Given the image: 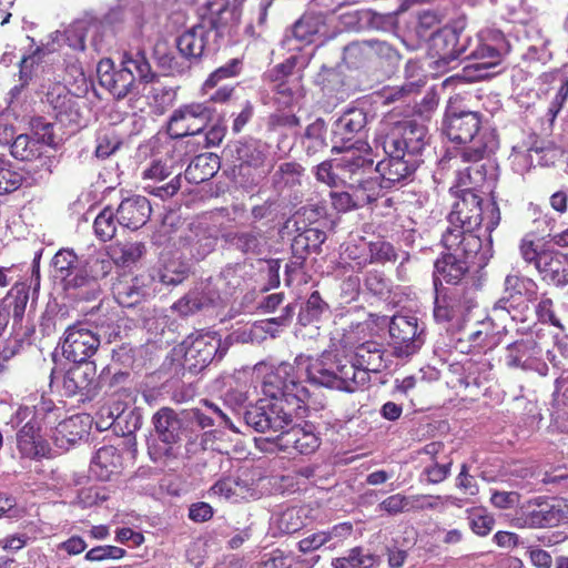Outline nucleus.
I'll list each match as a JSON object with an SVG mask.
<instances>
[{
  "mask_svg": "<svg viewBox=\"0 0 568 568\" xmlns=\"http://www.w3.org/2000/svg\"><path fill=\"white\" fill-rule=\"evenodd\" d=\"M297 362L305 365L311 384L348 393L368 384L371 373H381L392 364L383 346L374 341L358 345L352 359L324 352L313 361L300 357Z\"/></svg>",
  "mask_w": 568,
  "mask_h": 568,
  "instance_id": "obj_1",
  "label": "nucleus"
},
{
  "mask_svg": "<svg viewBox=\"0 0 568 568\" xmlns=\"http://www.w3.org/2000/svg\"><path fill=\"white\" fill-rule=\"evenodd\" d=\"M445 132L452 142L463 144L462 161H483L498 148L496 134L481 126L478 112L463 111L446 116Z\"/></svg>",
  "mask_w": 568,
  "mask_h": 568,
  "instance_id": "obj_2",
  "label": "nucleus"
},
{
  "mask_svg": "<svg viewBox=\"0 0 568 568\" xmlns=\"http://www.w3.org/2000/svg\"><path fill=\"white\" fill-rule=\"evenodd\" d=\"M442 243L447 252L435 262L434 284L437 286V282H446L457 285L469 270V258L480 251L481 240L476 234L447 227Z\"/></svg>",
  "mask_w": 568,
  "mask_h": 568,
  "instance_id": "obj_3",
  "label": "nucleus"
},
{
  "mask_svg": "<svg viewBox=\"0 0 568 568\" xmlns=\"http://www.w3.org/2000/svg\"><path fill=\"white\" fill-rule=\"evenodd\" d=\"M303 357L308 361L314 358L300 355L294 363H281L267 373L262 382V392L267 400H282L286 408H291L296 416H303L306 409V403L310 398L308 389L300 382L297 369L306 372L305 365L297 362Z\"/></svg>",
  "mask_w": 568,
  "mask_h": 568,
  "instance_id": "obj_4",
  "label": "nucleus"
},
{
  "mask_svg": "<svg viewBox=\"0 0 568 568\" xmlns=\"http://www.w3.org/2000/svg\"><path fill=\"white\" fill-rule=\"evenodd\" d=\"M538 285L527 276L508 274L504 295L493 305L490 316L507 327V321L528 323L532 318L529 304L537 300Z\"/></svg>",
  "mask_w": 568,
  "mask_h": 568,
  "instance_id": "obj_5",
  "label": "nucleus"
},
{
  "mask_svg": "<svg viewBox=\"0 0 568 568\" xmlns=\"http://www.w3.org/2000/svg\"><path fill=\"white\" fill-rule=\"evenodd\" d=\"M97 73L100 84L115 99H123L136 88V79L148 82L153 77L144 53H124L121 68L115 69L110 59L99 62Z\"/></svg>",
  "mask_w": 568,
  "mask_h": 568,
  "instance_id": "obj_6",
  "label": "nucleus"
},
{
  "mask_svg": "<svg viewBox=\"0 0 568 568\" xmlns=\"http://www.w3.org/2000/svg\"><path fill=\"white\" fill-rule=\"evenodd\" d=\"M509 50L510 45L501 31L494 29L481 31L477 36L475 48L467 55L475 62L464 68V78L473 82L499 74L500 64Z\"/></svg>",
  "mask_w": 568,
  "mask_h": 568,
  "instance_id": "obj_7",
  "label": "nucleus"
},
{
  "mask_svg": "<svg viewBox=\"0 0 568 568\" xmlns=\"http://www.w3.org/2000/svg\"><path fill=\"white\" fill-rule=\"evenodd\" d=\"M499 220V209L495 203H489L484 210L480 196L471 189H463L448 215L447 227L474 234V230L484 223L485 231L490 233L498 225Z\"/></svg>",
  "mask_w": 568,
  "mask_h": 568,
  "instance_id": "obj_8",
  "label": "nucleus"
},
{
  "mask_svg": "<svg viewBox=\"0 0 568 568\" xmlns=\"http://www.w3.org/2000/svg\"><path fill=\"white\" fill-rule=\"evenodd\" d=\"M427 129L414 120H404L394 124L383 123L375 138L376 148L384 153H404L406 156L419 158L427 143Z\"/></svg>",
  "mask_w": 568,
  "mask_h": 568,
  "instance_id": "obj_9",
  "label": "nucleus"
},
{
  "mask_svg": "<svg viewBox=\"0 0 568 568\" xmlns=\"http://www.w3.org/2000/svg\"><path fill=\"white\" fill-rule=\"evenodd\" d=\"M470 37L464 33V23L456 22L434 32L430 37L429 51L434 68L446 71L470 45Z\"/></svg>",
  "mask_w": 568,
  "mask_h": 568,
  "instance_id": "obj_10",
  "label": "nucleus"
},
{
  "mask_svg": "<svg viewBox=\"0 0 568 568\" xmlns=\"http://www.w3.org/2000/svg\"><path fill=\"white\" fill-rule=\"evenodd\" d=\"M182 346L184 367L192 373H199L213 361H221L226 354L230 343L223 342L216 333L206 332L187 336Z\"/></svg>",
  "mask_w": 568,
  "mask_h": 568,
  "instance_id": "obj_11",
  "label": "nucleus"
},
{
  "mask_svg": "<svg viewBox=\"0 0 568 568\" xmlns=\"http://www.w3.org/2000/svg\"><path fill=\"white\" fill-rule=\"evenodd\" d=\"M211 17L201 23L185 30L176 39V47L182 57L189 60L201 58L206 49H210V38L217 34L220 28L214 14H223L229 11L226 3H210Z\"/></svg>",
  "mask_w": 568,
  "mask_h": 568,
  "instance_id": "obj_12",
  "label": "nucleus"
},
{
  "mask_svg": "<svg viewBox=\"0 0 568 568\" xmlns=\"http://www.w3.org/2000/svg\"><path fill=\"white\" fill-rule=\"evenodd\" d=\"M293 413L286 408L282 400L272 402L260 399L255 405L244 412L245 424L258 433L282 432L292 423Z\"/></svg>",
  "mask_w": 568,
  "mask_h": 568,
  "instance_id": "obj_13",
  "label": "nucleus"
},
{
  "mask_svg": "<svg viewBox=\"0 0 568 568\" xmlns=\"http://www.w3.org/2000/svg\"><path fill=\"white\" fill-rule=\"evenodd\" d=\"M388 331L393 355L396 357H410L424 344V328L414 315H394Z\"/></svg>",
  "mask_w": 568,
  "mask_h": 568,
  "instance_id": "obj_14",
  "label": "nucleus"
},
{
  "mask_svg": "<svg viewBox=\"0 0 568 568\" xmlns=\"http://www.w3.org/2000/svg\"><path fill=\"white\" fill-rule=\"evenodd\" d=\"M214 110L207 103L183 104L171 114L168 133L173 139L201 133L213 118Z\"/></svg>",
  "mask_w": 568,
  "mask_h": 568,
  "instance_id": "obj_15",
  "label": "nucleus"
},
{
  "mask_svg": "<svg viewBox=\"0 0 568 568\" xmlns=\"http://www.w3.org/2000/svg\"><path fill=\"white\" fill-rule=\"evenodd\" d=\"M366 123L367 116L362 109L345 111L333 124L332 151L339 152L349 148H356L361 152L371 151L368 143L359 138Z\"/></svg>",
  "mask_w": 568,
  "mask_h": 568,
  "instance_id": "obj_16",
  "label": "nucleus"
},
{
  "mask_svg": "<svg viewBox=\"0 0 568 568\" xmlns=\"http://www.w3.org/2000/svg\"><path fill=\"white\" fill-rule=\"evenodd\" d=\"M158 438L163 444L150 450L153 460H160L163 457H175L174 445L181 438L182 420L178 413L172 408L163 407L159 409L152 417Z\"/></svg>",
  "mask_w": 568,
  "mask_h": 568,
  "instance_id": "obj_17",
  "label": "nucleus"
},
{
  "mask_svg": "<svg viewBox=\"0 0 568 568\" xmlns=\"http://www.w3.org/2000/svg\"><path fill=\"white\" fill-rule=\"evenodd\" d=\"M99 346L100 337L88 323H77L64 332L62 353L69 361L85 364Z\"/></svg>",
  "mask_w": 568,
  "mask_h": 568,
  "instance_id": "obj_18",
  "label": "nucleus"
},
{
  "mask_svg": "<svg viewBox=\"0 0 568 568\" xmlns=\"http://www.w3.org/2000/svg\"><path fill=\"white\" fill-rule=\"evenodd\" d=\"M219 230L215 225L204 222L192 223L181 239V247L185 255L201 261L215 250Z\"/></svg>",
  "mask_w": 568,
  "mask_h": 568,
  "instance_id": "obj_19",
  "label": "nucleus"
},
{
  "mask_svg": "<svg viewBox=\"0 0 568 568\" xmlns=\"http://www.w3.org/2000/svg\"><path fill=\"white\" fill-rule=\"evenodd\" d=\"M174 173L172 160H158L144 170L143 179L150 181L144 185V190L161 200L172 197L181 189V174L174 175L170 182H162Z\"/></svg>",
  "mask_w": 568,
  "mask_h": 568,
  "instance_id": "obj_20",
  "label": "nucleus"
},
{
  "mask_svg": "<svg viewBox=\"0 0 568 568\" xmlns=\"http://www.w3.org/2000/svg\"><path fill=\"white\" fill-rule=\"evenodd\" d=\"M541 351L534 339H521L508 345L505 363L510 368L532 371L540 376L548 374V365L539 358Z\"/></svg>",
  "mask_w": 568,
  "mask_h": 568,
  "instance_id": "obj_21",
  "label": "nucleus"
},
{
  "mask_svg": "<svg viewBox=\"0 0 568 568\" xmlns=\"http://www.w3.org/2000/svg\"><path fill=\"white\" fill-rule=\"evenodd\" d=\"M386 158L376 164L375 171L379 174L385 187H390L409 178L420 163L419 158L406 156L404 153H385Z\"/></svg>",
  "mask_w": 568,
  "mask_h": 568,
  "instance_id": "obj_22",
  "label": "nucleus"
},
{
  "mask_svg": "<svg viewBox=\"0 0 568 568\" xmlns=\"http://www.w3.org/2000/svg\"><path fill=\"white\" fill-rule=\"evenodd\" d=\"M277 446L288 454L298 453L308 455L320 447V438L314 433L313 426L296 425L287 430H282L277 436Z\"/></svg>",
  "mask_w": 568,
  "mask_h": 568,
  "instance_id": "obj_23",
  "label": "nucleus"
},
{
  "mask_svg": "<svg viewBox=\"0 0 568 568\" xmlns=\"http://www.w3.org/2000/svg\"><path fill=\"white\" fill-rule=\"evenodd\" d=\"M475 301L464 298L458 290L442 294L437 291L435 298L434 317L437 322H450L464 317L465 313L475 306Z\"/></svg>",
  "mask_w": 568,
  "mask_h": 568,
  "instance_id": "obj_24",
  "label": "nucleus"
},
{
  "mask_svg": "<svg viewBox=\"0 0 568 568\" xmlns=\"http://www.w3.org/2000/svg\"><path fill=\"white\" fill-rule=\"evenodd\" d=\"M151 212L146 197L133 195L121 201L116 209V222L123 227L138 230L148 222Z\"/></svg>",
  "mask_w": 568,
  "mask_h": 568,
  "instance_id": "obj_25",
  "label": "nucleus"
},
{
  "mask_svg": "<svg viewBox=\"0 0 568 568\" xmlns=\"http://www.w3.org/2000/svg\"><path fill=\"white\" fill-rule=\"evenodd\" d=\"M343 156L337 159L336 170H339L342 183L347 184L348 181L364 178L367 172L372 171L374 160L368 158L369 151H358L356 148L343 149Z\"/></svg>",
  "mask_w": 568,
  "mask_h": 568,
  "instance_id": "obj_26",
  "label": "nucleus"
},
{
  "mask_svg": "<svg viewBox=\"0 0 568 568\" xmlns=\"http://www.w3.org/2000/svg\"><path fill=\"white\" fill-rule=\"evenodd\" d=\"M536 268L549 284L562 286L568 283V257L562 253L541 251Z\"/></svg>",
  "mask_w": 568,
  "mask_h": 568,
  "instance_id": "obj_27",
  "label": "nucleus"
},
{
  "mask_svg": "<svg viewBox=\"0 0 568 568\" xmlns=\"http://www.w3.org/2000/svg\"><path fill=\"white\" fill-rule=\"evenodd\" d=\"M90 430V419L87 415H73L61 423L54 429V444L62 448L69 449L80 439L87 437Z\"/></svg>",
  "mask_w": 568,
  "mask_h": 568,
  "instance_id": "obj_28",
  "label": "nucleus"
},
{
  "mask_svg": "<svg viewBox=\"0 0 568 568\" xmlns=\"http://www.w3.org/2000/svg\"><path fill=\"white\" fill-rule=\"evenodd\" d=\"M389 49L385 42L377 40L356 41L345 47L343 59L349 67L359 68Z\"/></svg>",
  "mask_w": 568,
  "mask_h": 568,
  "instance_id": "obj_29",
  "label": "nucleus"
},
{
  "mask_svg": "<svg viewBox=\"0 0 568 568\" xmlns=\"http://www.w3.org/2000/svg\"><path fill=\"white\" fill-rule=\"evenodd\" d=\"M523 525L528 528H546L556 526L559 520V510L541 498L529 503L524 511Z\"/></svg>",
  "mask_w": 568,
  "mask_h": 568,
  "instance_id": "obj_30",
  "label": "nucleus"
},
{
  "mask_svg": "<svg viewBox=\"0 0 568 568\" xmlns=\"http://www.w3.org/2000/svg\"><path fill=\"white\" fill-rule=\"evenodd\" d=\"M39 432L40 425L34 418L28 420L18 432V448L23 456L34 458L47 455L48 446L42 440Z\"/></svg>",
  "mask_w": 568,
  "mask_h": 568,
  "instance_id": "obj_31",
  "label": "nucleus"
},
{
  "mask_svg": "<svg viewBox=\"0 0 568 568\" xmlns=\"http://www.w3.org/2000/svg\"><path fill=\"white\" fill-rule=\"evenodd\" d=\"M112 292L116 302L123 307H132L148 295V290L138 276H123L112 285Z\"/></svg>",
  "mask_w": 568,
  "mask_h": 568,
  "instance_id": "obj_32",
  "label": "nucleus"
},
{
  "mask_svg": "<svg viewBox=\"0 0 568 568\" xmlns=\"http://www.w3.org/2000/svg\"><path fill=\"white\" fill-rule=\"evenodd\" d=\"M61 283L67 292L81 300H93L100 292V285L95 284L90 277L83 264L70 273Z\"/></svg>",
  "mask_w": 568,
  "mask_h": 568,
  "instance_id": "obj_33",
  "label": "nucleus"
},
{
  "mask_svg": "<svg viewBox=\"0 0 568 568\" xmlns=\"http://www.w3.org/2000/svg\"><path fill=\"white\" fill-rule=\"evenodd\" d=\"M121 466V455L114 446L100 447L93 456L90 471L100 480H109L118 474Z\"/></svg>",
  "mask_w": 568,
  "mask_h": 568,
  "instance_id": "obj_34",
  "label": "nucleus"
},
{
  "mask_svg": "<svg viewBox=\"0 0 568 568\" xmlns=\"http://www.w3.org/2000/svg\"><path fill=\"white\" fill-rule=\"evenodd\" d=\"M95 24L87 26L85 22H75L64 31H57L51 36L52 43L48 42V51H55L63 43L73 50H84V38L89 31H95Z\"/></svg>",
  "mask_w": 568,
  "mask_h": 568,
  "instance_id": "obj_35",
  "label": "nucleus"
},
{
  "mask_svg": "<svg viewBox=\"0 0 568 568\" xmlns=\"http://www.w3.org/2000/svg\"><path fill=\"white\" fill-rule=\"evenodd\" d=\"M94 367L90 363L74 365L69 368L62 378V388L65 396H74L88 390L94 378Z\"/></svg>",
  "mask_w": 568,
  "mask_h": 568,
  "instance_id": "obj_36",
  "label": "nucleus"
},
{
  "mask_svg": "<svg viewBox=\"0 0 568 568\" xmlns=\"http://www.w3.org/2000/svg\"><path fill=\"white\" fill-rule=\"evenodd\" d=\"M146 1L148 0H119V3L109 11L108 19L111 22H131L140 27L143 21L145 6L148 4Z\"/></svg>",
  "mask_w": 568,
  "mask_h": 568,
  "instance_id": "obj_37",
  "label": "nucleus"
},
{
  "mask_svg": "<svg viewBox=\"0 0 568 568\" xmlns=\"http://www.w3.org/2000/svg\"><path fill=\"white\" fill-rule=\"evenodd\" d=\"M345 185L352 191L357 200V205L361 207L376 201L381 195L382 189L385 187L377 178L371 176L348 181Z\"/></svg>",
  "mask_w": 568,
  "mask_h": 568,
  "instance_id": "obj_38",
  "label": "nucleus"
},
{
  "mask_svg": "<svg viewBox=\"0 0 568 568\" xmlns=\"http://www.w3.org/2000/svg\"><path fill=\"white\" fill-rule=\"evenodd\" d=\"M311 511L308 506L286 508L276 516L275 525L284 534H293L306 525Z\"/></svg>",
  "mask_w": 568,
  "mask_h": 568,
  "instance_id": "obj_39",
  "label": "nucleus"
},
{
  "mask_svg": "<svg viewBox=\"0 0 568 568\" xmlns=\"http://www.w3.org/2000/svg\"><path fill=\"white\" fill-rule=\"evenodd\" d=\"M189 271V265L179 257L163 258L152 277L165 285H178L186 278Z\"/></svg>",
  "mask_w": 568,
  "mask_h": 568,
  "instance_id": "obj_40",
  "label": "nucleus"
},
{
  "mask_svg": "<svg viewBox=\"0 0 568 568\" xmlns=\"http://www.w3.org/2000/svg\"><path fill=\"white\" fill-rule=\"evenodd\" d=\"M219 169V158L211 155L196 156L185 170V179L200 183L211 179Z\"/></svg>",
  "mask_w": 568,
  "mask_h": 568,
  "instance_id": "obj_41",
  "label": "nucleus"
},
{
  "mask_svg": "<svg viewBox=\"0 0 568 568\" xmlns=\"http://www.w3.org/2000/svg\"><path fill=\"white\" fill-rule=\"evenodd\" d=\"M145 253L142 242H118L110 247L111 260L121 266L136 263Z\"/></svg>",
  "mask_w": 568,
  "mask_h": 568,
  "instance_id": "obj_42",
  "label": "nucleus"
},
{
  "mask_svg": "<svg viewBox=\"0 0 568 568\" xmlns=\"http://www.w3.org/2000/svg\"><path fill=\"white\" fill-rule=\"evenodd\" d=\"M377 557L363 547H354L344 556L332 560L333 568H373Z\"/></svg>",
  "mask_w": 568,
  "mask_h": 568,
  "instance_id": "obj_43",
  "label": "nucleus"
},
{
  "mask_svg": "<svg viewBox=\"0 0 568 568\" xmlns=\"http://www.w3.org/2000/svg\"><path fill=\"white\" fill-rule=\"evenodd\" d=\"M324 28L321 16L304 14L291 29V37L300 42L310 43Z\"/></svg>",
  "mask_w": 568,
  "mask_h": 568,
  "instance_id": "obj_44",
  "label": "nucleus"
},
{
  "mask_svg": "<svg viewBox=\"0 0 568 568\" xmlns=\"http://www.w3.org/2000/svg\"><path fill=\"white\" fill-rule=\"evenodd\" d=\"M270 153V145L261 140H252L237 149V156L242 163L260 168L264 164Z\"/></svg>",
  "mask_w": 568,
  "mask_h": 568,
  "instance_id": "obj_45",
  "label": "nucleus"
},
{
  "mask_svg": "<svg viewBox=\"0 0 568 568\" xmlns=\"http://www.w3.org/2000/svg\"><path fill=\"white\" fill-rule=\"evenodd\" d=\"M29 301V293L24 288L13 287L0 302L8 316H12L13 322H20L24 315Z\"/></svg>",
  "mask_w": 568,
  "mask_h": 568,
  "instance_id": "obj_46",
  "label": "nucleus"
},
{
  "mask_svg": "<svg viewBox=\"0 0 568 568\" xmlns=\"http://www.w3.org/2000/svg\"><path fill=\"white\" fill-rule=\"evenodd\" d=\"M284 325L285 320L283 317H274L255 322L248 328L244 329V341H250L252 343H261L265 341L267 336L275 337L277 333L276 326Z\"/></svg>",
  "mask_w": 568,
  "mask_h": 568,
  "instance_id": "obj_47",
  "label": "nucleus"
},
{
  "mask_svg": "<svg viewBox=\"0 0 568 568\" xmlns=\"http://www.w3.org/2000/svg\"><path fill=\"white\" fill-rule=\"evenodd\" d=\"M326 240V233L316 227H310L297 234L293 240V250L296 253L317 252Z\"/></svg>",
  "mask_w": 568,
  "mask_h": 568,
  "instance_id": "obj_48",
  "label": "nucleus"
},
{
  "mask_svg": "<svg viewBox=\"0 0 568 568\" xmlns=\"http://www.w3.org/2000/svg\"><path fill=\"white\" fill-rule=\"evenodd\" d=\"M43 145L28 134L18 135L11 144V154L21 161H31L41 155Z\"/></svg>",
  "mask_w": 568,
  "mask_h": 568,
  "instance_id": "obj_49",
  "label": "nucleus"
},
{
  "mask_svg": "<svg viewBox=\"0 0 568 568\" xmlns=\"http://www.w3.org/2000/svg\"><path fill=\"white\" fill-rule=\"evenodd\" d=\"M465 163H470L469 166L465 168L458 173V182L460 186H465V189H475L483 186L487 170L486 164L480 163L481 161H464Z\"/></svg>",
  "mask_w": 568,
  "mask_h": 568,
  "instance_id": "obj_50",
  "label": "nucleus"
},
{
  "mask_svg": "<svg viewBox=\"0 0 568 568\" xmlns=\"http://www.w3.org/2000/svg\"><path fill=\"white\" fill-rule=\"evenodd\" d=\"M80 265H82V261L69 248L60 250L53 257L55 277L60 281L67 278Z\"/></svg>",
  "mask_w": 568,
  "mask_h": 568,
  "instance_id": "obj_51",
  "label": "nucleus"
},
{
  "mask_svg": "<svg viewBox=\"0 0 568 568\" xmlns=\"http://www.w3.org/2000/svg\"><path fill=\"white\" fill-rule=\"evenodd\" d=\"M303 169L300 164L293 162L282 163L273 175L274 184L277 187H291L300 184Z\"/></svg>",
  "mask_w": 568,
  "mask_h": 568,
  "instance_id": "obj_52",
  "label": "nucleus"
},
{
  "mask_svg": "<svg viewBox=\"0 0 568 568\" xmlns=\"http://www.w3.org/2000/svg\"><path fill=\"white\" fill-rule=\"evenodd\" d=\"M23 184V174L13 170L10 162L0 158V195L11 193Z\"/></svg>",
  "mask_w": 568,
  "mask_h": 568,
  "instance_id": "obj_53",
  "label": "nucleus"
},
{
  "mask_svg": "<svg viewBox=\"0 0 568 568\" xmlns=\"http://www.w3.org/2000/svg\"><path fill=\"white\" fill-rule=\"evenodd\" d=\"M116 213L111 207H105L94 220V232L102 241H110L116 231Z\"/></svg>",
  "mask_w": 568,
  "mask_h": 568,
  "instance_id": "obj_54",
  "label": "nucleus"
},
{
  "mask_svg": "<svg viewBox=\"0 0 568 568\" xmlns=\"http://www.w3.org/2000/svg\"><path fill=\"white\" fill-rule=\"evenodd\" d=\"M303 87L298 79L281 80L276 85V99L284 106H290L303 98Z\"/></svg>",
  "mask_w": 568,
  "mask_h": 568,
  "instance_id": "obj_55",
  "label": "nucleus"
},
{
  "mask_svg": "<svg viewBox=\"0 0 568 568\" xmlns=\"http://www.w3.org/2000/svg\"><path fill=\"white\" fill-rule=\"evenodd\" d=\"M535 315L540 323L550 324L555 327L565 329L561 318L555 310L554 302L546 294H542L535 306Z\"/></svg>",
  "mask_w": 568,
  "mask_h": 568,
  "instance_id": "obj_56",
  "label": "nucleus"
},
{
  "mask_svg": "<svg viewBox=\"0 0 568 568\" xmlns=\"http://www.w3.org/2000/svg\"><path fill=\"white\" fill-rule=\"evenodd\" d=\"M110 255L98 254L90 256L88 260L82 261L83 266L87 268L90 277L99 284V280L105 277L112 270V262Z\"/></svg>",
  "mask_w": 568,
  "mask_h": 568,
  "instance_id": "obj_57",
  "label": "nucleus"
},
{
  "mask_svg": "<svg viewBox=\"0 0 568 568\" xmlns=\"http://www.w3.org/2000/svg\"><path fill=\"white\" fill-rule=\"evenodd\" d=\"M52 174V160L48 156L40 158L36 165L28 169L23 175V184L27 186L42 184L47 182Z\"/></svg>",
  "mask_w": 568,
  "mask_h": 568,
  "instance_id": "obj_58",
  "label": "nucleus"
},
{
  "mask_svg": "<svg viewBox=\"0 0 568 568\" xmlns=\"http://www.w3.org/2000/svg\"><path fill=\"white\" fill-rule=\"evenodd\" d=\"M420 89V81H408L399 87L384 89L382 98L384 104H392L395 102L408 100L413 94L417 93Z\"/></svg>",
  "mask_w": 568,
  "mask_h": 568,
  "instance_id": "obj_59",
  "label": "nucleus"
},
{
  "mask_svg": "<svg viewBox=\"0 0 568 568\" xmlns=\"http://www.w3.org/2000/svg\"><path fill=\"white\" fill-rule=\"evenodd\" d=\"M369 263L395 262L397 251L389 242L376 240L368 243Z\"/></svg>",
  "mask_w": 568,
  "mask_h": 568,
  "instance_id": "obj_60",
  "label": "nucleus"
},
{
  "mask_svg": "<svg viewBox=\"0 0 568 568\" xmlns=\"http://www.w3.org/2000/svg\"><path fill=\"white\" fill-rule=\"evenodd\" d=\"M327 305L322 300L318 292H313L307 298L305 306L301 310L298 320L303 325L316 321L326 310Z\"/></svg>",
  "mask_w": 568,
  "mask_h": 568,
  "instance_id": "obj_61",
  "label": "nucleus"
},
{
  "mask_svg": "<svg viewBox=\"0 0 568 568\" xmlns=\"http://www.w3.org/2000/svg\"><path fill=\"white\" fill-rule=\"evenodd\" d=\"M80 102H82L80 97L72 95L69 103L54 113L55 119L64 124H80L82 119Z\"/></svg>",
  "mask_w": 568,
  "mask_h": 568,
  "instance_id": "obj_62",
  "label": "nucleus"
},
{
  "mask_svg": "<svg viewBox=\"0 0 568 568\" xmlns=\"http://www.w3.org/2000/svg\"><path fill=\"white\" fill-rule=\"evenodd\" d=\"M378 507L388 515H397L403 511H409L414 509L415 506L410 497L395 494L384 499Z\"/></svg>",
  "mask_w": 568,
  "mask_h": 568,
  "instance_id": "obj_63",
  "label": "nucleus"
},
{
  "mask_svg": "<svg viewBox=\"0 0 568 568\" xmlns=\"http://www.w3.org/2000/svg\"><path fill=\"white\" fill-rule=\"evenodd\" d=\"M252 568H292V561L282 550L276 549L264 555Z\"/></svg>",
  "mask_w": 568,
  "mask_h": 568,
  "instance_id": "obj_64",
  "label": "nucleus"
}]
</instances>
